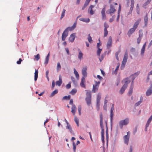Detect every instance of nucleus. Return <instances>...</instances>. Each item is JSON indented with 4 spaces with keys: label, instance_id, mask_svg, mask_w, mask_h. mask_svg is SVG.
<instances>
[{
    "label": "nucleus",
    "instance_id": "5701e85b",
    "mask_svg": "<svg viewBox=\"0 0 152 152\" xmlns=\"http://www.w3.org/2000/svg\"><path fill=\"white\" fill-rule=\"evenodd\" d=\"M113 112H110V122L111 123V126L112 127V122L113 119Z\"/></svg>",
    "mask_w": 152,
    "mask_h": 152
},
{
    "label": "nucleus",
    "instance_id": "4468645a",
    "mask_svg": "<svg viewBox=\"0 0 152 152\" xmlns=\"http://www.w3.org/2000/svg\"><path fill=\"white\" fill-rule=\"evenodd\" d=\"M87 68L86 66L83 67L82 70V75L83 76H86L87 73L86 72Z\"/></svg>",
    "mask_w": 152,
    "mask_h": 152
},
{
    "label": "nucleus",
    "instance_id": "f3484780",
    "mask_svg": "<svg viewBox=\"0 0 152 152\" xmlns=\"http://www.w3.org/2000/svg\"><path fill=\"white\" fill-rule=\"evenodd\" d=\"M75 33H73L70 35L69 38V40L71 42H73L75 40Z\"/></svg>",
    "mask_w": 152,
    "mask_h": 152
},
{
    "label": "nucleus",
    "instance_id": "aec40b11",
    "mask_svg": "<svg viewBox=\"0 0 152 152\" xmlns=\"http://www.w3.org/2000/svg\"><path fill=\"white\" fill-rule=\"evenodd\" d=\"M91 98H86V101L87 104L88 106H89L91 104Z\"/></svg>",
    "mask_w": 152,
    "mask_h": 152
},
{
    "label": "nucleus",
    "instance_id": "c03bdc74",
    "mask_svg": "<svg viewBox=\"0 0 152 152\" xmlns=\"http://www.w3.org/2000/svg\"><path fill=\"white\" fill-rule=\"evenodd\" d=\"M140 73V71H138L134 73L133 74H132L130 76H137L139 75Z\"/></svg>",
    "mask_w": 152,
    "mask_h": 152
},
{
    "label": "nucleus",
    "instance_id": "c756f323",
    "mask_svg": "<svg viewBox=\"0 0 152 152\" xmlns=\"http://www.w3.org/2000/svg\"><path fill=\"white\" fill-rule=\"evenodd\" d=\"M94 7V6L92 5H91L90 7L88 9V10L90 9V14L91 15H93L94 13V11H93L92 10V8Z\"/></svg>",
    "mask_w": 152,
    "mask_h": 152
},
{
    "label": "nucleus",
    "instance_id": "79ce46f5",
    "mask_svg": "<svg viewBox=\"0 0 152 152\" xmlns=\"http://www.w3.org/2000/svg\"><path fill=\"white\" fill-rule=\"evenodd\" d=\"M36 60L38 61L40 58L39 54H38L36 56H34Z\"/></svg>",
    "mask_w": 152,
    "mask_h": 152
},
{
    "label": "nucleus",
    "instance_id": "338daca9",
    "mask_svg": "<svg viewBox=\"0 0 152 152\" xmlns=\"http://www.w3.org/2000/svg\"><path fill=\"white\" fill-rule=\"evenodd\" d=\"M107 104H104L103 106V109L104 110H105V111L107 110Z\"/></svg>",
    "mask_w": 152,
    "mask_h": 152
},
{
    "label": "nucleus",
    "instance_id": "0eeeda50",
    "mask_svg": "<svg viewBox=\"0 0 152 152\" xmlns=\"http://www.w3.org/2000/svg\"><path fill=\"white\" fill-rule=\"evenodd\" d=\"M134 79V77H133L132 78L131 77V81L132 80V82L131 83V85L130 87L129 91L128 93V95L129 96L131 95L133 92V89L134 87L133 81Z\"/></svg>",
    "mask_w": 152,
    "mask_h": 152
},
{
    "label": "nucleus",
    "instance_id": "4be33fe9",
    "mask_svg": "<svg viewBox=\"0 0 152 152\" xmlns=\"http://www.w3.org/2000/svg\"><path fill=\"white\" fill-rule=\"evenodd\" d=\"M86 98H91V91H90L86 90Z\"/></svg>",
    "mask_w": 152,
    "mask_h": 152
},
{
    "label": "nucleus",
    "instance_id": "0e129e2a",
    "mask_svg": "<svg viewBox=\"0 0 152 152\" xmlns=\"http://www.w3.org/2000/svg\"><path fill=\"white\" fill-rule=\"evenodd\" d=\"M133 148L132 145H131L130 147L129 151V152H132Z\"/></svg>",
    "mask_w": 152,
    "mask_h": 152
},
{
    "label": "nucleus",
    "instance_id": "09e8293b",
    "mask_svg": "<svg viewBox=\"0 0 152 152\" xmlns=\"http://www.w3.org/2000/svg\"><path fill=\"white\" fill-rule=\"evenodd\" d=\"M106 6H105V7L104 8H103L101 11V14H105V7Z\"/></svg>",
    "mask_w": 152,
    "mask_h": 152
},
{
    "label": "nucleus",
    "instance_id": "cd10ccee",
    "mask_svg": "<svg viewBox=\"0 0 152 152\" xmlns=\"http://www.w3.org/2000/svg\"><path fill=\"white\" fill-rule=\"evenodd\" d=\"M66 129H69V131L71 133H72V128L69 124L67 125L66 126Z\"/></svg>",
    "mask_w": 152,
    "mask_h": 152
},
{
    "label": "nucleus",
    "instance_id": "5fc2aeb1",
    "mask_svg": "<svg viewBox=\"0 0 152 152\" xmlns=\"http://www.w3.org/2000/svg\"><path fill=\"white\" fill-rule=\"evenodd\" d=\"M121 4H119V9L118 10V14L120 15V13L121 12Z\"/></svg>",
    "mask_w": 152,
    "mask_h": 152
},
{
    "label": "nucleus",
    "instance_id": "4d7b16f0",
    "mask_svg": "<svg viewBox=\"0 0 152 152\" xmlns=\"http://www.w3.org/2000/svg\"><path fill=\"white\" fill-rule=\"evenodd\" d=\"M141 38L138 37L137 39V44H140L141 41Z\"/></svg>",
    "mask_w": 152,
    "mask_h": 152
},
{
    "label": "nucleus",
    "instance_id": "39448f33",
    "mask_svg": "<svg viewBox=\"0 0 152 152\" xmlns=\"http://www.w3.org/2000/svg\"><path fill=\"white\" fill-rule=\"evenodd\" d=\"M95 83L93 85L92 92L93 93H95L98 91L99 84L100 83V81L97 82L95 81Z\"/></svg>",
    "mask_w": 152,
    "mask_h": 152
},
{
    "label": "nucleus",
    "instance_id": "e433bc0d",
    "mask_svg": "<svg viewBox=\"0 0 152 152\" xmlns=\"http://www.w3.org/2000/svg\"><path fill=\"white\" fill-rule=\"evenodd\" d=\"M65 11H66L64 9H63L62 12V13L61 15V17L60 18L61 19L63 18V17L64 16L65 14Z\"/></svg>",
    "mask_w": 152,
    "mask_h": 152
},
{
    "label": "nucleus",
    "instance_id": "de8ad7c7",
    "mask_svg": "<svg viewBox=\"0 0 152 152\" xmlns=\"http://www.w3.org/2000/svg\"><path fill=\"white\" fill-rule=\"evenodd\" d=\"M74 73L75 74V76H79V74L76 70L75 69H74Z\"/></svg>",
    "mask_w": 152,
    "mask_h": 152
},
{
    "label": "nucleus",
    "instance_id": "a211bd4d",
    "mask_svg": "<svg viewBox=\"0 0 152 152\" xmlns=\"http://www.w3.org/2000/svg\"><path fill=\"white\" fill-rule=\"evenodd\" d=\"M136 29H135V28L133 27V28H130L129 30L127 33L129 37H130V35L134 32Z\"/></svg>",
    "mask_w": 152,
    "mask_h": 152
},
{
    "label": "nucleus",
    "instance_id": "6e6d98bb",
    "mask_svg": "<svg viewBox=\"0 0 152 152\" xmlns=\"http://www.w3.org/2000/svg\"><path fill=\"white\" fill-rule=\"evenodd\" d=\"M49 59V58L46 57V58H45V64H48V63Z\"/></svg>",
    "mask_w": 152,
    "mask_h": 152
},
{
    "label": "nucleus",
    "instance_id": "20e7f679",
    "mask_svg": "<svg viewBox=\"0 0 152 152\" xmlns=\"http://www.w3.org/2000/svg\"><path fill=\"white\" fill-rule=\"evenodd\" d=\"M129 122V119L128 118H126L124 120H121L119 121V124L120 128L122 129L123 126L127 125Z\"/></svg>",
    "mask_w": 152,
    "mask_h": 152
},
{
    "label": "nucleus",
    "instance_id": "052dcab7",
    "mask_svg": "<svg viewBox=\"0 0 152 152\" xmlns=\"http://www.w3.org/2000/svg\"><path fill=\"white\" fill-rule=\"evenodd\" d=\"M38 70H35V72L34 73V76H38Z\"/></svg>",
    "mask_w": 152,
    "mask_h": 152
},
{
    "label": "nucleus",
    "instance_id": "e2e57ef3",
    "mask_svg": "<svg viewBox=\"0 0 152 152\" xmlns=\"http://www.w3.org/2000/svg\"><path fill=\"white\" fill-rule=\"evenodd\" d=\"M135 51V48H132L130 49V51L132 52H134Z\"/></svg>",
    "mask_w": 152,
    "mask_h": 152
},
{
    "label": "nucleus",
    "instance_id": "2f4dec72",
    "mask_svg": "<svg viewBox=\"0 0 152 152\" xmlns=\"http://www.w3.org/2000/svg\"><path fill=\"white\" fill-rule=\"evenodd\" d=\"M152 120V115L149 118L148 121L147 122V126L148 125H149V124L151 122V121Z\"/></svg>",
    "mask_w": 152,
    "mask_h": 152
},
{
    "label": "nucleus",
    "instance_id": "69168bd1",
    "mask_svg": "<svg viewBox=\"0 0 152 152\" xmlns=\"http://www.w3.org/2000/svg\"><path fill=\"white\" fill-rule=\"evenodd\" d=\"M73 100L72 99H71L70 100L69 104H72V105L73 104H73Z\"/></svg>",
    "mask_w": 152,
    "mask_h": 152
},
{
    "label": "nucleus",
    "instance_id": "9d476101",
    "mask_svg": "<svg viewBox=\"0 0 152 152\" xmlns=\"http://www.w3.org/2000/svg\"><path fill=\"white\" fill-rule=\"evenodd\" d=\"M112 37L111 36H110L109 37L108 39L107 45V47L108 49L110 48L112 46Z\"/></svg>",
    "mask_w": 152,
    "mask_h": 152
},
{
    "label": "nucleus",
    "instance_id": "9b49d317",
    "mask_svg": "<svg viewBox=\"0 0 152 152\" xmlns=\"http://www.w3.org/2000/svg\"><path fill=\"white\" fill-rule=\"evenodd\" d=\"M85 78L84 77H83L81 78V81L80 83V85L81 87L84 88H86V86L85 84Z\"/></svg>",
    "mask_w": 152,
    "mask_h": 152
},
{
    "label": "nucleus",
    "instance_id": "412c9836",
    "mask_svg": "<svg viewBox=\"0 0 152 152\" xmlns=\"http://www.w3.org/2000/svg\"><path fill=\"white\" fill-rule=\"evenodd\" d=\"M62 78L61 77H60L59 78V80L57 81L56 83V85H58L60 86L62 83Z\"/></svg>",
    "mask_w": 152,
    "mask_h": 152
},
{
    "label": "nucleus",
    "instance_id": "72a5a7b5",
    "mask_svg": "<svg viewBox=\"0 0 152 152\" xmlns=\"http://www.w3.org/2000/svg\"><path fill=\"white\" fill-rule=\"evenodd\" d=\"M77 90L76 89L74 88L72 90L71 92H70V94L72 95H74L77 92Z\"/></svg>",
    "mask_w": 152,
    "mask_h": 152
},
{
    "label": "nucleus",
    "instance_id": "774afa93",
    "mask_svg": "<svg viewBox=\"0 0 152 152\" xmlns=\"http://www.w3.org/2000/svg\"><path fill=\"white\" fill-rule=\"evenodd\" d=\"M66 51L67 53V54L69 55V50L68 48H65Z\"/></svg>",
    "mask_w": 152,
    "mask_h": 152
},
{
    "label": "nucleus",
    "instance_id": "a19ab883",
    "mask_svg": "<svg viewBox=\"0 0 152 152\" xmlns=\"http://www.w3.org/2000/svg\"><path fill=\"white\" fill-rule=\"evenodd\" d=\"M73 149L74 152H75V150L76 149V145L75 142H73Z\"/></svg>",
    "mask_w": 152,
    "mask_h": 152
},
{
    "label": "nucleus",
    "instance_id": "f257e3e1",
    "mask_svg": "<svg viewBox=\"0 0 152 152\" xmlns=\"http://www.w3.org/2000/svg\"><path fill=\"white\" fill-rule=\"evenodd\" d=\"M131 77H127L125 79L123 80V82L124 83V84L120 91L119 92L121 94H122L123 93L125 90L127 88L128 84L131 82Z\"/></svg>",
    "mask_w": 152,
    "mask_h": 152
},
{
    "label": "nucleus",
    "instance_id": "49530a36",
    "mask_svg": "<svg viewBox=\"0 0 152 152\" xmlns=\"http://www.w3.org/2000/svg\"><path fill=\"white\" fill-rule=\"evenodd\" d=\"M119 53H120V52L119 51H118L116 52L115 53V56H116V58L117 59V60H118V61L119 60V58L118 57V55Z\"/></svg>",
    "mask_w": 152,
    "mask_h": 152
},
{
    "label": "nucleus",
    "instance_id": "603ef678",
    "mask_svg": "<svg viewBox=\"0 0 152 152\" xmlns=\"http://www.w3.org/2000/svg\"><path fill=\"white\" fill-rule=\"evenodd\" d=\"M22 61V60L21 58H19V61H17L16 62L17 64H21V61Z\"/></svg>",
    "mask_w": 152,
    "mask_h": 152
},
{
    "label": "nucleus",
    "instance_id": "393cba45",
    "mask_svg": "<svg viewBox=\"0 0 152 152\" xmlns=\"http://www.w3.org/2000/svg\"><path fill=\"white\" fill-rule=\"evenodd\" d=\"M79 51V55L78 56V58L80 59H81L83 58V54L82 53L80 50L79 49L78 50Z\"/></svg>",
    "mask_w": 152,
    "mask_h": 152
},
{
    "label": "nucleus",
    "instance_id": "c85d7f7f",
    "mask_svg": "<svg viewBox=\"0 0 152 152\" xmlns=\"http://www.w3.org/2000/svg\"><path fill=\"white\" fill-rule=\"evenodd\" d=\"M144 20L145 22V26H146L148 21V17L147 14L145 16L144 18Z\"/></svg>",
    "mask_w": 152,
    "mask_h": 152
},
{
    "label": "nucleus",
    "instance_id": "58836bf2",
    "mask_svg": "<svg viewBox=\"0 0 152 152\" xmlns=\"http://www.w3.org/2000/svg\"><path fill=\"white\" fill-rule=\"evenodd\" d=\"M119 66V64H118V65L114 72V73H115V75H116L117 73V71L118 69Z\"/></svg>",
    "mask_w": 152,
    "mask_h": 152
},
{
    "label": "nucleus",
    "instance_id": "37998d69",
    "mask_svg": "<svg viewBox=\"0 0 152 152\" xmlns=\"http://www.w3.org/2000/svg\"><path fill=\"white\" fill-rule=\"evenodd\" d=\"M104 29H107V28H109V26L108 24L106 23H104Z\"/></svg>",
    "mask_w": 152,
    "mask_h": 152
},
{
    "label": "nucleus",
    "instance_id": "423d86ee",
    "mask_svg": "<svg viewBox=\"0 0 152 152\" xmlns=\"http://www.w3.org/2000/svg\"><path fill=\"white\" fill-rule=\"evenodd\" d=\"M101 97V94L100 93H98L96 98V108L98 110L99 109V106L100 103V100Z\"/></svg>",
    "mask_w": 152,
    "mask_h": 152
},
{
    "label": "nucleus",
    "instance_id": "f8f14e48",
    "mask_svg": "<svg viewBox=\"0 0 152 152\" xmlns=\"http://www.w3.org/2000/svg\"><path fill=\"white\" fill-rule=\"evenodd\" d=\"M128 58V53L126 52H125V54L124 55V57L123 58V59L122 61V63L124 64H125L126 63L127 61Z\"/></svg>",
    "mask_w": 152,
    "mask_h": 152
},
{
    "label": "nucleus",
    "instance_id": "a18cd8bd",
    "mask_svg": "<svg viewBox=\"0 0 152 152\" xmlns=\"http://www.w3.org/2000/svg\"><path fill=\"white\" fill-rule=\"evenodd\" d=\"M91 0H86L84 4L85 6H87Z\"/></svg>",
    "mask_w": 152,
    "mask_h": 152
},
{
    "label": "nucleus",
    "instance_id": "c9c22d12",
    "mask_svg": "<svg viewBox=\"0 0 152 152\" xmlns=\"http://www.w3.org/2000/svg\"><path fill=\"white\" fill-rule=\"evenodd\" d=\"M70 99V96L69 95L68 96H65L62 98V100H69Z\"/></svg>",
    "mask_w": 152,
    "mask_h": 152
},
{
    "label": "nucleus",
    "instance_id": "473e14b6",
    "mask_svg": "<svg viewBox=\"0 0 152 152\" xmlns=\"http://www.w3.org/2000/svg\"><path fill=\"white\" fill-rule=\"evenodd\" d=\"M74 120L75 121L76 123L77 126H79V119H78L77 118V117L75 116L74 117Z\"/></svg>",
    "mask_w": 152,
    "mask_h": 152
},
{
    "label": "nucleus",
    "instance_id": "2eb2a0df",
    "mask_svg": "<svg viewBox=\"0 0 152 152\" xmlns=\"http://www.w3.org/2000/svg\"><path fill=\"white\" fill-rule=\"evenodd\" d=\"M141 21V19L140 18L138 19L134 23L133 26V27L135 29H136L138 25Z\"/></svg>",
    "mask_w": 152,
    "mask_h": 152
},
{
    "label": "nucleus",
    "instance_id": "7c9ffc66",
    "mask_svg": "<svg viewBox=\"0 0 152 152\" xmlns=\"http://www.w3.org/2000/svg\"><path fill=\"white\" fill-rule=\"evenodd\" d=\"M142 98L141 97L140 101L135 104V106L136 107L139 105L142 102Z\"/></svg>",
    "mask_w": 152,
    "mask_h": 152
},
{
    "label": "nucleus",
    "instance_id": "6ab92c4d",
    "mask_svg": "<svg viewBox=\"0 0 152 152\" xmlns=\"http://www.w3.org/2000/svg\"><path fill=\"white\" fill-rule=\"evenodd\" d=\"M79 77H76V80L73 77H72L71 79L73 83L74 84H76L77 83V80H78L79 79Z\"/></svg>",
    "mask_w": 152,
    "mask_h": 152
},
{
    "label": "nucleus",
    "instance_id": "f704fd0d",
    "mask_svg": "<svg viewBox=\"0 0 152 152\" xmlns=\"http://www.w3.org/2000/svg\"><path fill=\"white\" fill-rule=\"evenodd\" d=\"M88 42L90 43H91L92 42V38L91 37L90 34H88Z\"/></svg>",
    "mask_w": 152,
    "mask_h": 152
},
{
    "label": "nucleus",
    "instance_id": "864d4df0",
    "mask_svg": "<svg viewBox=\"0 0 152 152\" xmlns=\"http://www.w3.org/2000/svg\"><path fill=\"white\" fill-rule=\"evenodd\" d=\"M71 87V85L69 83L68 84L66 85V87L67 89H69Z\"/></svg>",
    "mask_w": 152,
    "mask_h": 152
},
{
    "label": "nucleus",
    "instance_id": "b1692460",
    "mask_svg": "<svg viewBox=\"0 0 152 152\" xmlns=\"http://www.w3.org/2000/svg\"><path fill=\"white\" fill-rule=\"evenodd\" d=\"M146 44V42L144 44L141 49V55H143L144 53Z\"/></svg>",
    "mask_w": 152,
    "mask_h": 152
},
{
    "label": "nucleus",
    "instance_id": "f03ea898",
    "mask_svg": "<svg viewBox=\"0 0 152 152\" xmlns=\"http://www.w3.org/2000/svg\"><path fill=\"white\" fill-rule=\"evenodd\" d=\"M103 116L102 113H100V126L101 129V138L102 141L103 142H104V126L103 123Z\"/></svg>",
    "mask_w": 152,
    "mask_h": 152
},
{
    "label": "nucleus",
    "instance_id": "7ed1b4c3",
    "mask_svg": "<svg viewBox=\"0 0 152 152\" xmlns=\"http://www.w3.org/2000/svg\"><path fill=\"white\" fill-rule=\"evenodd\" d=\"M72 28L73 27L72 26L71 27H69L67 28L65 30L62 34L61 38L62 40L64 41L65 40L66 37L68 36V29L70 31H72L74 29V28Z\"/></svg>",
    "mask_w": 152,
    "mask_h": 152
},
{
    "label": "nucleus",
    "instance_id": "4c0bfd02",
    "mask_svg": "<svg viewBox=\"0 0 152 152\" xmlns=\"http://www.w3.org/2000/svg\"><path fill=\"white\" fill-rule=\"evenodd\" d=\"M104 37H105L107 36L108 34V31L107 29H104Z\"/></svg>",
    "mask_w": 152,
    "mask_h": 152
},
{
    "label": "nucleus",
    "instance_id": "dca6fc26",
    "mask_svg": "<svg viewBox=\"0 0 152 152\" xmlns=\"http://www.w3.org/2000/svg\"><path fill=\"white\" fill-rule=\"evenodd\" d=\"M77 107L75 104H73L72 106L71 112L72 113L73 115H75L76 111V110Z\"/></svg>",
    "mask_w": 152,
    "mask_h": 152
},
{
    "label": "nucleus",
    "instance_id": "8fccbe9b",
    "mask_svg": "<svg viewBox=\"0 0 152 152\" xmlns=\"http://www.w3.org/2000/svg\"><path fill=\"white\" fill-rule=\"evenodd\" d=\"M61 68V66L60 63L59 62L58 63H57V69L58 70L60 69Z\"/></svg>",
    "mask_w": 152,
    "mask_h": 152
},
{
    "label": "nucleus",
    "instance_id": "13d9d810",
    "mask_svg": "<svg viewBox=\"0 0 152 152\" xmlns=\"http://www.w3.org/2000/svg\"><path fill=\"white\" fill-rule=\"evenodd\" d=\"M114 109V104L112 105V107L111 108L110 112H113Z\"/></svg>",
    "mask_w": 152,
    "mask_h": 152
},
{
    "label": "nucleus",
    "instance_id": "ddd939ff",
    "mask_svg": "<svg viewBox=\"0 0 152 152\" xmlns=\"http://www.w3.org/2000/svg\"><path fill=\"white\" fill-rule=\"evenodd\" d=\"M129 137V135H126L124 137V143L127 145H128V144Z\"/></svg>",
    "mask_w": 152,
    "mask_h": 152
},
{
    "label": "nucleus",
    "instance_id": "1a4fd4ad",
    "mask_svg": "<svg viewBox=\"0 0 152 152\" xmlns=\"http://www.w3.org/2000/svg\"><path fill=\"white\" fill-rule=\"evenodd\" d=\"M152 94V82L150 81V86L146 93V95L148 96Z\"/></svg>",
    "mask_w": 152,
    "mask_h": 152
},
{
    "label": "nucleus",
    "instance_id": "bf43d9fd",
    "mask_svg": "<svg viewBox=\"0 0 152 152\" xmlns=\"http://www.w3.org/2000/svg\"><path fill=\"white\" fill-rule=\"evenodd\" d=\"M137 127H136L134 130V131L133 132V134L134 135L136 133V132H137Z\"/></svg>",
    "mask_w": 152,
    "mask_h": 152
},
{
    "label": "nucleus",
    "instance_id": "bb28decb",
    "mask_svg": "<svg viewBox=\"0 0 152 152\" xmlns=\"http://www.w3.org/2000/svg\"><path fill=\"white\" fill-rule=\"evenodd\" d=\"M79 20L81 21L85 22L88 23L90 21V20L89 18L85 19L84 18H81L79 19Z\"/></svg>",
    "mask_w": 152,
    "mask_h": 152
},
{
    "label": "nucleus",
    "instance_id": "a878e982",
    "mask_svg": "<svg viewBox=\"0 0 152 152\" xmlns=\"http://www.w3.org/2000/svg\"><path fill=\"white\" fill-rule=\"evenodd\" d=\"M58 92V91L57 89L55 90L51 94L50 96V97H53L55 95L57 94Z\"/></svg>",
    "mask_w": 152,
    "mask_h": 152
},
{
    "label": "nucleus",
    "instance_id": "680f3d73",
    "mask_svg": "<svg viewBox=\"0 0 152 152\" xmlns=\"http://www.w3.org/2000/svg\"><path fill=\"white\" fill-rule=\"evenodd\" d=\"M134 5H131V7L130 10V12H131V13H132V11L133 10V8L134 7Z\"/></svg>",
    "mask_w": 152,
    "mask_h": 152
},
{
    "label": "nucleus",
    "instance_id": "ea45409f",
    "mask_svg": "<svg viewBox=\"0 0 152 152\" xmlns=\"http://www.w3.org/2000/svg\"><path fill=\"white\" fill-rule=\"evenodd\" d=\"M102 50V49H100L99 48H98V50L97 51V55L98 56H99L101 53V52Z\"/></svg>",
    "mask_w": 152,
    "mask_h": 152
},
{
    "label": "nucleus",
    "instance_id": "3c124183",
    "mask_svg": "<svg viewBox=\"0 0 152 152\" xmlns=\"http://www.w3.org/2000/svg\"><path fill=\"white\" fill-rule=\"evenodd\" d=\"M102 18L103 20H105L106 19V17L105 15V14H102Z\"/></svg>",
    "mask_w": 152,
    "mask_h": 152
},
{
    "label": "nucleus",
    "instance_id": "6e6552de",
    "mask_svg": "<svg viewBox=\"0 0 152 152\" xmlns=\"http://www.w3.org/2000/svg\"><path fill=\"white\" fill-rule=\"evenodd\" d=\"M116 11L115 7L112 4L110 5V9L106 11V13L109 14H111L114 13Z\"/></svg>",
    "mask_w": 152,
    "mask_h": 152
}]
</instances>
